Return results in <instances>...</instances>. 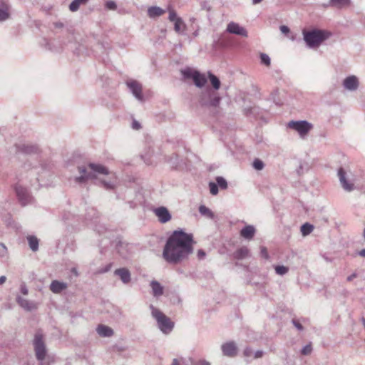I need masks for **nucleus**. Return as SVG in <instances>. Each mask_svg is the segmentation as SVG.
I'll return each instance as SVG.
<instances>
[{
    "label": "nucleus",
    "instance_id": "14",
    "mask_svg": "<svg viewBox=\"0 0 365 365\" xmlns=\"http://www.w3.org/2000/svg\"><path fill=\"white\" fill-rule=\"evenodd\" d=\"M337 175L339 177L340 183L343 189L346 192H351L355 189V186L353 183L349 182L346 178V172L343 168H339L337 171Z\"/></svg>",
    "mask_w": 365,
    "mask_h": 365
},
{
    "label": "nucleus",
    "instance_id": "32",
    "mask_svg": "<svg viewBox=\"0 0 365 365\" xmlns=\"http://www.w3.org/2000/svg\"><path fill=\"white\" fill-rule=\"evenodd\" d=\"M197 72H198L197 71L192 70L190 68H186L181 71V73L184 78L192 79V80L194 78L195 73Z\"/></svg>",
    "mask_w": 365,
    "mask_h": 365
},
{
    "label": "nucleus",
    "instance_id": "20",
    "mask_svg": "<svg viewBox=\"0 0 365 365\" xmlns=\"http://www.w3.org/2000/svg\"><path fill=\"white\" fill-rule=\"evenodd\" d=\"M67 283L60 282L58 280H53L50 284V289L55 294L61 293L63 290L67 288Z\"/></svg>",
    "mask_w": 365,
    "mask_h": 365
},
{
    "label": "nucleus",
    "instance_id": "10",
    "mask_svg": "<svg viewBox=\"0 0 365 365\" xmlns=\"http://www.w3.org/2000/svg\"><path fill=\"white\" fill-rule=\"evenodd\" d=\"M14 189L21 205L25 206L31 202L32 197L26 187L18 183L15 185Z\"/></svg>",
    "mask_w": 365,
    "mask_h": 365
},
{
    "label": "nucleus",
    "instance_id": "17",
    "mask_svg": "<svg viewBox=\"0 0 365 365\" xmlns=\"http://www.w3.org/2000/svg\"><path fill=\"white\" fill-rule=\"evenodd\" d=\"M16 151L26 153L32 154L36 153L38 150V148L35 145L21 143L16 145Z\"/></svg>",
    "mask_w": 365,
    "mask_h": 365
},
{
    "label": "nucleus",
    "instance_id": "45",
    "mask_svg": "<svg viewBox=\"0 0 365 365\" xmlns=\"http://www.w3.org/2000/svg\"><path fill=\"white\" fill-rule=\"evenodd\" d=\"M113 266L112 263H109L107 265H106L104 267L100 268L98 271V273L103 274L109 272Z\"/></svg>",
    "mask_w": 365,
    "mask_h": 365
},
{
    "label": "nucleus",
    "instance_id": "25",
    "mask_svg": "<svg viewBox=\"0 0 365 365\" xmlns=\"http://www.w3.org/2000/svg\"><path fill=\"white\" fill-rule=\"evenodd\" d=\"M250 250L246 247H242L237 249L233 254V257L236 259H243L249 256Z\"/></svg>",
    "mask_w": 365,
    "mask_h": 365
},
{
    "label": "nucleus",
    "instance_id": "52",
    "mask_svg": "<svg viewBox=\"0 0 365 365\" xmlns=\"http://www.w3.org/2000/svg\"><path fill=\"white\" fill-rule=\"evenodd\" d=\"M20 290H21V292L24 294V295H27L28 293H29V290L26 287V286L25 284H21V288H20Z\"/></svg>",
    "mask_w": 365,
    "mask_h": 365
},
{
    "label": "nucleus",
    "instance_id": "41",
    "mask_svg": "<svg viewBox=\"0 0 365 365\" xmlns=\"http://www.w3.org/2000/svg\"><path fill=\"white\" fill-rule=\"evenodd\" d=\"M252 166L256 170H262L264 167V164L260 159L256 158L252 163Z\"/></svg>",
    "mask_w": 365,
    "mask_h": 365
},
{
    "label": "nucleus",
    "instance_id": "40",
    "mask_svg": "<svg viewBox=\"0 0 365 365\" xmlns=\"http://www.w3.org/2000/svg\"><path fill=\"white\" fill-rule=\"evenodd\" d=\"M143 206L148 210L153 211L155 215L160 219V207H153L150 204L144 202Z\"/></svg>",
    "mask_w": 365,
    "mask_h": 365
},
{
    "label": "nucleus",
    "instance_id": "38",
    "mask_svg": "<svg viewBox=\"0 0 365 365\" xmlns=\"http://www.w3.org/2000/svg\"><path fill=\"white\" fill-rule=\"evenodd\" d=\"M150 285L153 289V296L155 297H158L160 295V282L158 281H152Z\"/></svg>",
    "mask_w": 365,
    "mask_h": 365
},
{
    "label": "nucleus",
    "instance_id": "59",
    "mask_svg": "<svg viewBox=\"0 0 365 365\" xmlns=\"http://www.w3.org/2000/svg\"><path fill=\"white\" fill-rule=\"evenodd\" d=\"M199 34V28L197 29L193 33H192V36L194 37H197Z\"/></svg>",
    "mask_w": 365,
    "mask_h": 365
},
{
    "label": "nucleus",
    "instance_id": "5",
    "mask_svg": "<svg viewBox=\"0 0 365 365\" xmlns=\"http://www.w3.org/2000/svg\"><path fill=\"white\" fill-rule=\"evenodd\" d=\"M33 346L36 359L39 361H43L47 354V349L43 340V336L41 331H37L35 334Z\"/></svg>",
    "mask_w": 365,
    "mask_h": 365
},
{
    "label": "nucleus",
    "instance_id": "57",
    "mask_svg": "<svg viewBox=\"0 0 365 365\" xmlns=\"http://www.w3.org/2000/svg\"><path fill=\"white\" fill-rule=\"evenodd\" d=\"M6 280V277L5 276H1L0 277V285L5 283Z\"/></svg>",
    "mask_w": 365,
    "mask_h": 365
},
{
    "label": "nucleus",
    "instance_id": "51",
    "mask_svg": "<svg viewBox=\"0 0 365 365\" xmlns=\"http://www.w3.org/2000/svg\"><path fill=\"white\" fill-rule=\"evenodd\" d=\"M263 354H264V352L262 350H257L255 353L253 352L254 359L261 358L263 356Z\"/></svg>",
    "mask_w": 365,
    "mask_h": 365
},
{
    "label": "nucleus",
    "instance_id": "27",
    "mask_svg": "<svg viewBox=\"0 0 365 365\" xmlns=\"http://www.w3.org/2000/svg\"><path fill=\"white\" fill-rule=\"evenodd\" d=\"M99 183L106 190H113L115 187L116 180L113 178H110L109 180H99Z\"/></svg>",
    "mask_w": 365,
    "mask_h": 365
},
{
    "label": "nucleus",
    "instance_id": "35",
    "mask_svg": "<svg viewBox=\"0 0 365 365\" xmlns=\"http://www.w3.org/2000/svg\"><path fill=\"white\" fill-rule=\"evenodd\" d=\"M199 212L202 215H205V216L208 217L210 219H212L214 217L213 212L208 207H207L205 205H200L199 207Z\"/></svg>",
    "mask_w": 365,
    "mask_h": 365
},
{
    "label": "nucleus",
    "instance_id": "30",
    "mask_svg": "<svg viewBox=\"0 0 365 365\" xmlns=\"http://www.w3.org/2000/svg\"><path fill=\"white\" fill-rule=\"evenodd\" d=\"M89 0H73L69 5V9L73 11H77L81 5H85Z\"/></svg>",
    "mask_w": 365,
    "mask_h": 365
},
{
    "label": "nucleus",
    "instance_id": "63",
    "mask_svg": "<svg viewBox=\"0 0 365 365\" xmlns=\"http://www.w3.org/2000/svg\"><path fill=\"white\" fill-rule=\"evenodd\" d=\"M1 246L3 247L4 250H6V247L4 245V244L1 243Z\"/></svg>",
    "mask_w": 365,
    "mask_h": 365
},
{
    "label": "nucleus",
    "instance_id": "19",
    "mask_svg": "<svg viewBox=\"0 0 365 365\" xmlns=\"http://www.w3.org/2000/svg\"><path fill=\"white\" fill-rule=\"evenodd\" d=\"M255 232L256 230L255 227L249 225L242 228L240 235L245 240H250L254 237Z\"/></svg>",
    "mask_w": 365,
    "mask_h": 365
},
{
    "label": "nucleus",
    "instance_id": "22",
    "mask_svg": "<svg viewBox=\"0 0 365 365\" xmlns=\"http://www.w3.org/2000/svg\"><path fill=\"white\" fill-rule=\"evenodd\" d=\"M96 332L102 337H110L113 334V329L104 324L98 325L96 328Z\"/></svg>",
    "mask_w": 365,
    "mask_h": 365
},
{
    "label": "nucleus",
    "instance_id": "43",
    "mask_svg": "<svg viewBox=\"0 0 365 365\" xmlns=\"http://www.w3.org/2000/svg\"><path fill=\"white\" fill-rule=\"evenodd\" d=\"M209 187H210V192L212 195H217L219 192V187L214 182H209Z\"/></svg>",
    "mask_w": 365,
    "mask_h": 365
},
{
    "label": "nucleus",
    "instance_id": "18",
    "mask_svg": "<svg viewBox=\"0 0 365 365\" xmlns=\"http://www.w3.org/2000/svg\"><path fill=\"white\" fill-rule=\"evenodd\" d=\"M114 274L118 276L124 284H128L131 280L130 271L127 268H119L114 271Z\"/></svg>",
    "mask_w": 365,
    "mask_h": 365
},
{
    "label": "nucleus",
    "instance_id": "56",
    "mask_svg": "<svg viewBox=\"0 0 365 365\" xmlns=\"http://www.w3.org/2000/svg\"><path fill=\"white\" fill-rule=\"evenodd\" d=\"M358 255H359L360 257H364V258H365V248H364V249H362L361 250H360V251L358 252Z\"/></svg>",
    "mask_w": 365,
    "mask_h": 365
},
{
    "label": "nucleus",
    "instance_id": "62",
    "mask_svg": "<svg viewBox=\"0 0 365 365\" xmlns=\"http://www.w3.org/2000/svg\"><path fill=\"white\" fill-rule=\"evenodd\" d=\"M361 322H362V324H363L364 327H365V318L363 317L361 319Z\"/></svg>",
    "mask_w": 365,
    "mask_h": 365
},
{
    "label": "nucleus",
    "instance_id": "55",
    "mask_svg": "<svg viewBox=\"0 0 365 365\" xmlns=\"http://www.w3.org/2000/svg\"><path fill=\"white\" fill-rule=\"evenodd\" d=\"M358 277V274L356 272L352 273L351 275L348 276L346 278V280L348 282L352 281L354 279Z\"/></svg>",
    "mask_w": 365,
    "mask_h": 365
},
{
    "label": "nucleus",
    "instance_id": "1",
    "mask_svg": "<svg viewBox=\"0 0 365 365\" xmlns=\"http://www.w3.org/2000/svg\"><path fill=\"white\" fill-rule=\"evenodd\" d=\"M193 235L182 230H175L168 237L163 255L170 263L178 264L193 252Z\"/></svg>",
    "mask_w": 365,
    "mask_h": 365
},
{
    "label": "nucleus",
    "instance_id": "12",
    "mask_svg": "<svg viewBox=\"0 0 365 365\" xmlns=\"http://www.w3.org/2000/svg\"><path fill=\"white\" fill-rule=\"evenodd\" d=\"M226 31L227 32L232 34H235L243 37L248 36V33L246 29L234 21H231L227 24Z\"/></svg>",
    "mask_w": 365,
    "mask_h": 365
},
{
    "label": "nucleus",
    "instance_id": "24",
    "mask_svg": "<svg viewBox=\"0 0 365 365\" xmlns=\"http://www.w3.org/2000/svg\"><path fill=\"white\" fill-rule=\"evenodd\" d=\"M351 4V0H329L328 6L341 9L349 6Z\"/></svg>",
    "mask_w": 365,
    "mask_h": 365
},
{
    "label": "nucleus",
    "instance_id": "64",
    "mask_svg": "<svg viewBox=\"0 0 365 365\" xmlns=\"http://www.w3.org/2000/svg\"><path fill=\"white\" fill-rule=\"evenodd\" d=\"M160 290H161V295H163V287L162 286H161Z\"/></svg>",
    "mask_w": 365,
    "mask_h": 365
},
{
    "label": "nucleus",
    "instance_id": "11",
    "mask_svg": "<svg viewBox=\"0 0 365 365\" xmlns=\"http://www.w3.org/2000/svg\"><path fill=\"white\" fill-rule=\"evenodd\" d=\"M165 162L173 169L181 170L186 165L185 160L180 158L175 153L165 157Z\"/></svg>",
    "mask_w": 365,
    "mask_h": 365
},
{
    "label": "nucleus",
    "instance_id": "9",
    "mask_svg": "<svg viewBox=\"0 0 365 365\" xmlns=\"http://www.w3.org/2000/svg\"><path fill=\"white\" fill-rule=\"evenodd\" d=\"M115 249L123 258L128 259L133 255L136 247L133 244L119 241L115 245Z\"/></svg>",
    "mask_w": 365,
    "mask_h": 365
},
{
    "label": "nucleus",
    "instance_id": "36",
    "mask_svg": "<svg viewBox=\"0 0 365 365\" xmlns=\"http://www.w3.org/2000/svg\"><path fill=\"white\" fill-rule=\"evenodd\" d=\"M216 184L217 186L221 188L222 190H226L228 187L227 180L221 176H217L215 178Z\"/></svg>",
    "mask_w": 365,
    "mask_h": 365
},
{
    "label": "nucleus",
    "instance_id": "60",
    "mask_svg": "<svg viewBox=\"0 0 365 365\" xmlns=\"http://www.w3.org/2000/svg\"><path fill=\"white\" fill-rule=\"evenodd\" d=\"M263 0H252V4L254 5L255 4H259L261 1H262Z\"/></svg>",
    "mask_w": 365,
    "mask_h": 365
},
{
    "label": "nucleus",
    "instance_id": "39",
    "mask_svg": "<svg viewBox=\"0 0 365 365\" xmlns=\"http://www.w3.org/2000/svg\"><path fill=\"white\" fill-rule=\"evenodd\" d=\"M274 269L276 273L281 276L286 274L289 271V268L284 265H276Z\"/></svg>",
    "mask_w": 365,
    "mask_h": 365
},
{
    "label": "nucleus",
    "instance_id": "37",
    "mask_svg": "<svg viewBox=\"0 0 365 365\" xmlns=\"http://www.w3.org/2000/svg\"><path fill=\"white\" fill-rule=\"evenodd\" d=\"M148 15L150 18H156L160 16V7L152 6L148 9Z\"/></svg>",
    "mask_w": 365,
    "mask_h": 365
},
{
    "label": "nucleus",
    "instance_id": "28",
    "mask_svg": "<svg viewBox=\"0 0 365 365\" xmlns=\"http://www.w3.org/2000/svg\"><path fill=\"white\" fill-rule=\"evenodd\" d=\"M27 240H28L30 249L33 252H36L38 250V244H39L38 238L34 235H29L27 237Z\"/></svg>",
    "mask_w": 365,
    "mask_h": 365
},
{
    "label": "nucleus",
    "instance_id": "26",
    "mask_svg": "<svg viewBox=\"0 0 365 365\" xmlns=\"http://www.w3.org/2000/svg\"><path fill=\"white\" fill-rule=\"evenodd\" d=\"M192 81L194 82V84L198 88L203 87L207 82L205 76L203 74L200 73L199 71L195 73Z\"/></svg>",
    "mask_w": 365,
    "mask_h": 365
},
{
    "label": "nucleus",
    "instance_id": "21",
    "mask_svg": "<svg viewBox=\"0 0 365 365\" xmlns=\"http://www.w3.org/2000/svg\"><path fill=\"white\" fill-rule=\"evenodd\" d=\"M16 302L22 308L27 311H31L36 309V305L34 302H30L21 296L16 297Z\"/></svg>",
    "mask_w": 365,
    "mask_h": 365
},
{
    "label": "nucleus",
    "instance_id": "13",
    "mask_svg": "<svg viewBox=\"0 0 365 365\" xmlns=\"http://www.w3.org/2000/svg\"><path fill=\"white\" fill-rule=\"evenodd\" d=\"M161 333L168 335L170 334L175 327V322H173L169 317L161 312Z\"/></svg>",
    "mask_w": 365,
    "mask_h": 365
},
{
    "label": "nucleus",
    "instance_id": "50",
    "mask_svg": "<svg viewBox=\"0 0 365 365\" xmlns=\"http://www.w3.org/2000/svg\"><path fill=\"white\" fill-rule=\"evenodd\" d=\"M205 255V252L203 250H198L197 256L199 259H202Z\"/></svg>",
    "mask_w": 365,
    "mask_h": 365
},
{
    "label": "nucleus",
    "instance_id": "47",
    "mask_svg": "<svg viewBox=\"0 0 365 365\" xmlns=\"http://www.w3.org/2000/svg\"><path fill=\"white\" fill-rule=\"evenodd\" d=\"M106 7L109 10H115L117 8V5L115 1H109L106 2Z\"/></svg>",
    "mask_w": 365,
    "mask_h": 365
},
{
    "label": "nucleus",
    "instance_id": "23",
    "mask_svg": "<svg viewBox=\"0 0 365 365\" xmlns=\"http://www.w3.org/2000/svg\"><path fill=\"white\" fill-rule=\"evenodd\" d=\"M10 7L9 4L5 2L0 4V22L4 21L10 17Z\"/></svg>",
    "mask_w": 365,
    "mask_h": 365
},
{
    "label": "nucleus",
    "instance_id": "4",
    "mask_svg": "<svg viewBox=\"0 0 365 365\" xmlns=\"http://www.w3.org/2000/svg\"><path fill=\"white\" fill-rule=\"evenodd\" d=\"M165 12L168 13V20L174 24V31L178 34L185 35L187 26L171 5H168L165 9H161V15Z\"/></svg>",
    "mask_w": 365,
    "mask_h": 365
},
{
    "label": "nucleus",
    "instance_id": "42",
    "mask_svg": "<svg viewBox=\"0 0 365 365\" xmlns=\"http://www.w3.org/2000/svg\"><path fill=\"white\" fill-rule=\"evenodd\" d=\"M260 61L262 64H264L267 66H269L271 64V59L269 56L266 53H260Z\"/></svg>",
    "mask_w": 365,
    "mask_h": 365
},
{
    "label": "nucleus",
    "instance_id": "16",
    "mask_svg": "<svg viewBox=\"0 0 365 365\" xmlns=\"http://www.w3.org/2000/svg\"><path fill=\"white\" fill-rule=\"evenodd\" d=\"M222 354L229 357H234L237 355V346L234 341H229L221 346Z\"/></svg>",
    "mask_w": 365,
    "mask_h": 365
},
{
    "label": "nucleus",
    "instance_id": "29",
    "mask_svg": "<svg viewBox=\"0 0 365 365\" xmlns=\"http://www.w3.org/2000/svg\"><path fill=\"white\" fill-rule=\"evenodd\" d=\"M171 214L166 207L161 206L160 209V222L161 223H165L170 220Z\"/></svg>",
    "mask_w": 365,
    "mask_h": 365
},
{
    "label": "nucleus",
    "instance_id": "2",
    "mask_svg": "<svg viewBox=\"0 0 365 365\" xmlns=\"http://www.w3.org/2000/svg\"><path fill=\"white\" fill-rule=\"evenodd\" d=\"M78 175L73 177L74 182L85 185L89 180L97 179L100 175L110 174L108 169L101 164L89 163L87 166L78 167Z\"/></svg>",
    "mask_w": 365,
    "mask_h": 365
},
{
    "label": "nucleus",
    "instance_id": "7",
    "mask_svg": "<svg viewBox=\"0 0 365 365\" xmlns=\"http://www.w3.org/2000/svg\"><path fill=\"white\" fill-rule=\"evenodd\" d=\"M288 126L296 130L302 138L306 136L313 128V125L307 120H292L288 123Z\"/></svg>",
    "mask_w": 365,
    "mask_h": 365
},
{
    "label": "nucleus",
    "instance_id": "44",
    "mask_svg": "<svg viewBox=\"0 0 365 365\" xmlns=\"http://www.w3.org/2000/svg\"><path fill=\"white\" fill-rule=\"evenodd\" d=\"M312 351V348L311 344H307L302 349L301 354L302 355H309L311 354Z\"/></svg>",
    "mask_w": 365,
    "mask_h": 365
},
{
    "label": "nucleus",
    "instance_id": "6",
    "mask_svg": "<svg viewBox=\"0 0 365 365\" xmlns=\"http://www.w3.org/2000/svg\"><path fill=\"white\" fill-rule=\"evenodd\" d=\"M220 101V97L215 92L208 91L202 96L200 100V103L205 108H216L219 106Z\"/></svg>",
    "mask_w": 365,
    "mask_h": 365
},
{
    "label": "nucleus",
    "instance_id": "46",
    "mask_svg": "<svg viewBox=\"0 0 365 365\" xmlns=\"http://www.w3.org/2000/svg\"><path fill=\"white\" fill-rule=\"evenodd\" d=\"M292 324L296 327V329L299 331H303L304 329V327L301 324V323L299 322V320L296 319H293L292 320Z\"/></svg>",
    "mask_w": 365,
    "mask_h": 365
},
{
    "label": "nucleus",
    "instance_id": "33",
    "mask_svg": "<svg viewBox=\"0 0 365 365\" xmlns=\"http://www.w3.org/2000/svg\"><path fill=\"white\" fill-rule=\"evenodd\" d=\"M153 317L156 320L158 327L160 328V310L153 303L149 306Z\"/></svg>",
    "mask_w": 365,
    "mask_h": 365
},
{
    "label": "nucleus",
    "instance_id": "49",
    "mask_svg": "<svg viewBox=\"0 0 365 365\" xmlns=\"http://www.w3.org/2000/svg\"><path fill=\"white\" fill-rule=\"evenodd\" d=\"M253 355V351L250 347H246L244 350V356L250 358Z\"/></svg>",
    "mask_w": 365,
    "mask_h": 365
},
{
    "label": "nucleus",
    "instance_id": "31",
    "mask_svg": "<svg viewBox=\"0 0 365 365\" xmlns=\"http://www.w3.org/2000/svg\"><path fill=\"white\" fill-rule=\"evenodd\" d=\"M208 78L215 90H218L220 87V81L218 78V77L212 73L211 72H209Z\"/></svg>",
    "mask_w": 365,
    "mask_h": 365
},
{
    "label": "nucleus",
    "instance_id": "8",
    "mask_svg": "<svg viewBox=\"0 0 365 365\" xmlns=\"http://www.w3.org/2000/svg\"><path fill=\"white\" fill-rule=\"evenodd\" d=\"M125 84L130 92L139 101H144V96L143 94V86L140 82L134 79H128L125 81Z\"/></svg>",
    "mask_w": 365,
    "mask_h": 365
},
{
    "label": "nucleus",
    "instance_id": "3",
    "mask_svg": "<svg viewBox=\"0 0 365 365\" xmlns=\"http://www.w3.org/2000/svg\"><path fill=\"white\" fill-rule=\"evenodd\" d=\"M302 33L304 41L310 48L319 47L324 41L331 36V32L317 29L309 31L304 30Z\"/></svg>",
    "mask_w": 365,
    "mask_h": 365
},
{
    "label": "nucleus",
    "instance_id": "54",
    "mask_svg": "<svg viewBox=\"0 0 365 365\" xmlns=\"http://www.w3.org/2000/svg\"><path fill=\"white\" fill-rule=\"evenodd\" d=\"M280 31L283 34H288L289 32V29L287 26H281L279 28Z\"/></svg>",
    "mask_w": 365,
    "mask_h": 365
},
{
    "label": "nucleus",
    "instance_id": "48",
    "mask_svg": "<svg viewBox=\"0 0 365 365\" xmlns=\"http://www.w3.org/2000/svg\"><path fill=\"white\" fill-rule=\"evenodd\" d=\"M131 128L133 130H138L141 128V125L138 120L133 119L132 121Z\"/></svg>",
    "mask_w": 365,
    "mask_h": 365
},
{
    "label": "nucleus",
    "instance_id": "53",
    "mask_svg": "<svg viewBox=\"0 0 365 365\" xmlns=\"http://www.w3.org/2000/svg\"><path fill=\"white\" fill-rule=\"evenodd\" d=\"M261 255L263 257L267 259L269 257L267 249L264 247H261Z\"/></svg>",
    "mask_w": 365,
    "mask_h": 365
},
{
    "label": "nucleus",
    "instance_id": "15",
    "mask_svg": "<svg viewBox=\"0 0 365 365\" xmlns=\"http://www.w3.org/2000/svg\"><path fill=\"white\" fill-rule=\"evenodd\" d=\"M359 81L356 76L351 75L347 76L343 81V86L346 90L349 91H356L359 87Z\"/></svg>",
    "mask_w": 365,
    "mask_h": 365
},
{
    "label": "nucleus",
    "instance_id": "61",
    "mask_svg": "<svg viewBox=\"0 0 365 365\" xmlns=\"http://www.w3.org/2000/svg\"><path fill=\"white\" fill-rule=\"evenodd\" d=\"M201 365H210V364L208 361L203 360L201 361Z\"/></svg>",
    "mask_w": 365,
    "mask_h": 365
},
{
    "label": "nucleus",
    "instance_id": "58",
    "mask_svg": "<svg viewBox=\"0 0 365 365\" xmlns=\"http://www.w3.org/2000/svg\"><path fill=\"white\" fill-rule=\"evenodd\" d=\"M171 365H180V361L178 359H173Z\"/></svg>",
    "mask_w": 365,
    "mask_h": 365
},
{
    "label": "nucleus",
    "instance_id": "34",
    "mask_svg": "<svg viewBox=\"0 0 365 365\" xmlns=\"http://www.w3.org/2000/svg\"><path fill=\"white\" fill-rule=\"evenodd\" d=\"M314 230V226L308 222L303 224L301 227V232L303 236L309 235Z\"/></svg>",
    "mask_w": 365,
    "mask_h": 365
}]
</instances>
